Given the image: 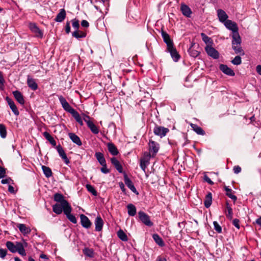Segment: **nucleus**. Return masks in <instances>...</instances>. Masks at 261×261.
I'll use <instances>...</instances> for the list:
<instances>
[{
  "mask_svg": "<svg viewBox=\"0 0 261 261\" xmlns=\"http://www.w3.org/2000/svg\"><path fill=\"white\" fill-rule=\"evenodd\" d=\"M58 98L63 109L65 111L70 113L80 125H83L84 123L79 113L70 106L69 103L62 95L58 96Z\"/></svg>",
  "mask_w": 261,
  "mask_h": 261,
  "instance_id": "1",
  "label": "nucleus"
},
{
  "mask_svg": "<svg viewBox=\"0 0 261 261\" xmlns=\"http://www.w3.org/2000/svg\"><path fill=\"white\" fill-rule=\"evenodd\" d=\"M232 48L236 54H241L244 55L243 50L241 46V39L240 35H232Z\"/></svg>",
  "mask_w": 261,
  "mask_h": 261,
  "instance_id": "2",
  "label": "nucleus"
},
{
  "mask_svg": "<svg viewBox=\"0 0 261 261\" xmlns=\"http://www.w3.org/2000/svg\"><path fill=\"white\" fill-rule=\"evenodd\" d=\"M139 219L145 225L151 227L153 226V223L151 221L149 216L145 213L142 211L138 212Z\"/></svg>",
  "mask_w": 261,
  "mask_h": 261,
  "instance_id": "3",
  "label": "nucleus"
},
{
  "mask_svg": "<svg viewBox=\"0 0 261 261\" xmlns=\"http://www.w3.org/2000/svg\"><path fill=\"white\" fill-rule=\"evenodd\" d=\"M223 23L227 29L231 30L232 31V35H239L238 32V28L237 23L235 22H233L230 20L228 19Z\"/></svg>",
  "mask_w": 261,
  "mask_h": 261,
  "instance_id": "4",
  "label": "nucleus"
},
{
  "mask_svg": "<svg viewBox=\"0 0 261 261\" xmlns=\"http://www.w3.org/2000/svg\"><path fill=\"white\" fill-rule=\"evenodd\" d=\"M169 132L168 128L161 126L156 125L153 128L154 134L161 138L165 137Z\"/></svg>",
  "mask_w": 261,
  "mask_h": 261,
  "instance_id": "5",
  "label": "nucleus"
},
{
  "mask_svg": "<svg viewBox=\"0 0 261 261\" xmlns=\"http://www.w3.org/2000/svg\"><path fill=\"white\" fill-rule=\"evenodd\" d=\"M54 200L57 202L60 203L64 208L70 205L68 202L65 199L63 195L61 193H55L54 195Z\"/></svg>",
  "mask_w": 261,
  "mask_h": 261,
  "instance_id": "6",
  "label": "nucleus"
},
{
  "mask_svg": "<svg viewBox=\"0 0 261 261\" xmlns=\"http://www.w3.org/2000/svg\"><path fill=\"white\" fill-rule=\"evenodd\" d=\"M29 29L34 34L35 37L40 38L43 37V32L38 27L36 23H30L29 24Z\"/></svg>",
  "mask_w": 261,
  "mask_h": 261,
  "instance_id": "7",
  "label": "nucleus"
},
{
  "mask_svg": "<svg viewBox=\"0 0 261 261\" xmlns=\"http://www.w3.org/2000/svg\"><path fill=\"white\" fill-rule=\"evenodd\" d=\"M205 50L207 54L213 58L214 59H217L219 57V52L214 47H212V45L209 46L206 45L205 47Z\"/></svg>",
  "mask_w": 261,
  "mask_h": 261,
  "instance_id": "8",
  "label": "nucleus"
},
{
  "mask_svg": "<svg viewBox=\"0 0 261 261\" xmlns=\"http://www.w3.org/2000/svg\"><path fill=\"white\" fill-rule=\"evenodd\" d=\"M71 211L72 208L70 205L68 206L65 207L64 214L70 222L73 224H76L77 223V220L75 217L71 214Z\"/></svg>",
  "mask_w": 261,
  "mask_h": 261,
  "instance_id": "9",
  "label": "nucleus"
},
{
  "mask_svg": "<svg viewBox=\"0 0 261 261\" xmlns=\"http://www.w3.org/2000/svg\"><path fill=\"white\" fill-rule=\"evenodd\" d=\"M148 145L149 147L150 153H152V155L153 156L159 151L160 147L159 144L154 141L149 140Z\"/></svg>",
  "mask_w": 261,
  "mask_h": 261,
  "instance_id": "10",
  "label": "nucleus"
},
{
  "mask_svg": "<svg viewBox=\"0 0 261 261\" xmlns=\"http://www.w3.org/2000/svg\"><path fill=\"white\" fill-rule=\"evenodd\" d=\"M124 180L126 186L135 194L138 195L139 193L136 190L132 180L128 177L126 173L124 175Z\"/></svg>",
  "mask_w": 261,
  "mask_h": 261,
  "instance_id": "11",
  "label": "nucleus"
},
{
  "mask_svg": "<svg viewBox=\"0 0 261 261\" xmlns=\"http://www.w3.org/2000/svg\"><path fill=\"white\" fill-rule=\"evenodd\" d=\"M60 156L64 160L65 163L67 165L69 163L70 161L67 157L66 154L65 152L63 147L60 144L58 145L56 147Z\"/></svg>",
  "mask_w": 261,
  "mask_h": 261,
  "instance_id": "12",
  "label": "nucleus"
},
{
  "mask_svg": "<svg viewBox=\"0 0 261 261\" xmlns=\"http://www.w3.org/2000/svg\"><path fill=\"white\" fill-rule=\"evenodd\" d=\"M150 158V154H148L146 156L141 158L140 160V166L142 170L145 172L146 168L148 165L149 164V160Z\"/></svg>",
  "mask_w": 261,
  "mask_h": 261,
  "instance_id": "13",
  "label": "nucleus"
},
{
  "mask_svg": "<svg viewBox=\"0 0 261 261\" xmlns=\"http://www.w3.org/2000/svg\"><path fill=\"white\" fill-rule=\"evenodd\" d=\"M167 50L170 53L173 61L175 62H177L180 59V57L174 46L173 45L170 47L167 48Z\"/></svg>",
  "mask_w": 261,
  "mask_h": 261,
  "instance_id": "14",
  "label": "nucleus"
},
{
  "mask_svg": "<svg viewBox=\"0 0 261 261\" xmlns=\"http://www.w3.org/2000/svg\"><path fill=\"white\" fill-rule=\"evenodd\" d=\"M80 218L81 225L83 227L88 229L91 227L92 223L87 216L84 214H81Z\"/></svg>",
  "mask_w": 261,
  "mask_h": 261,
  "instance_id": "15",
  "label": "nucleus"
},
{
  "mask_svg": "<svg viewBox=\"0 0 261 261\" xmlns=\"http://www.w3.org/2000/svg\"><path fill=\"white\" fill-rule=\"evenodd\" d=\"M6 100L13 113L15 115L18 116L19 114V112L13 100L8 96L6 97Z\"/></svg>",
  "mask_w": 261,
  "mask_h": 261,
  "instance_id": "16",
  "label": "nucleus"
},
{
  "mask_svg": "<svg viewBox=\"0 0 261 261\" xmlns=\"http://www.w3.org/2000/svg\"><path fill=\"white\" fill-rule=\"evenodd\" d=\"M28 243L25 241L24 240H22V242H17V247L19 249V254L21 255V256H25L26 255V252L24 249L25 247H27L28 246Z\"/></svg>",
  "mask_w": 261,
  "mask_h": 261,
  "instance_id": "17",
  "label": "nucleus"
},
{
  "mask_svg": "<svg viewBox=\"0 0 261 261\" xmlns=\"http://www.w3.org/2000/svg\"><path fill=\"white\" fill-rule=\"evenodd\" d=\"M161 35L164 40V41L167 46V48L170 47L171 46L173 45V41L170 39V37L168 34H167L166 32L162 30L161 32Z\"/></svg>",
  "mask_w": 261,
  "mask_h": 261,
  "instance_id": "18",
  "label": "nucleus"
},
{
  "mask_svg": "<svg viewBox=\"0 0 261 261\" xmlns=\"http://www.w3.org/2000/svg\"><path fill=\"white\" fill-rule=\"evenodd\" d=\"M219 68L224 74L229 76H234V72L226 65L221 64L220 65Z\"/></svg>",
  "mask_w": 261,
  "mask_h": 261,
  "instance_id": "19",
  "label": "nucleus"
},
{
  "mask_svg": "<svg viewBox=\"0 0 261 261\" xmlns=\"http://www.w3.org/2000/svg\"><path fill=\"white\" fill-rule=\"evenodd\" d=\"M17 242H16V245L14 243L11 241H7L6 242V245L8 249L12 253H16L18 252L19 253V249L17 247Z\"/></svg>",
  "mask_w": 261,
  "mask_h": 261,
  "instance_id": "20",
  "label": "nucleus"
},
{
  "mask_svg": "<svg viewBox=\"0 0 261 261\" xmlns=\"http://www.w3.org/2000/svg\"><path fill=\"white\" fill-rule=\"evenodd\" d=\"M27 82L28 87L32 90L35 91L38 89V86L35 80L30 75L28 76Z\"/></svg>",
  "mask_w": 261,
  "mask_h": 261,
  "instance_id": "21",
  "label": "nucleus"
},
{
  "mask_svg": "<svg viewBox=\"0 0 261 261\" xmlns=\"http://www.w3.org/2000/svg\"><path fill=\"white\" fill-rule=\"evenodd\" d=\"M217 15L219 21L222 23H224L228 20V15L226 12L222 9L217 10Z\"/></svg>",
  "mask_w": 261,
  "mask_h": 261,
  "instance_id": "22",
  "label": "nucleus"
},
{
  "mask_svg": "<svg viewBox=\"0 0 261 261\" xmlns=\"http://www.w3.org/2000/svg\"><path fill=\"white\" fill-rule=\"evenodd\" d=\"M180 10L184 16L187 17H191L192 11L187 5L185 4H181L180 6Z\"/></svg>",
  "mask_w": 261,
  "mask_h": 261,
  "instance_id": "23",
  "label": "nucleus"
},
{
  "mask_svg": "<svg viewBox=\"0 0 261 261\" xmlns=\"http://www.w3.org/2000/svg\"><path fill=\"white\" fill-rule=\"evenodd\" d=\"M94 223L95 225V230L97 231H101L103 227V221L100 216H97L95 218Z\"/></svg>",
  "mask_w": 261,
  "mask_h": 261,
  "instance_id": "24",
  "label": "nucleus"
},
{
  "mask_svg": "<svg viewBox=\"0 0 261 261\" xmlns=\"http://www.w3.org/2000/svg\"><path fill=\"white\" fill-rule=\"evenodd\" d=\"M68 136L71 141L77 145L80 146L82 145L80 138L75 134L73 133H69L68 134Z\"/></svg>",
  "mask_w": 261,
  "mask_h": 261,
  "instance_id": "25",
  "label": "nucleus"
},
{
  "mask_svg": "<svg viewBox=\"0 0 261 261\" xmlns=\"http://www.w3.org/2000/svg\"><path fill=\"white\" fill-rule=\"evenodd\" d=\"M111 163L112 165L114 166L116 170L119 173H122L123 168L122 166L120 163L119 161L115 157L112 158L111 159Z\"/></svg>",
  "mask_w": 261,
  "mask_h": 261,
  "instance_id": "26",
  "label": "nucleus"
},
{
  "mask_svg": "<svg viewBox=\"0 0 261 261\" xmlns=\"http://www.w3.org/2000/svg\"><path fill=\"white\" fill-rule=\"evenodd\" d=\"M13 94L15 99L21 105L24 103L23 96L21 93L19 91H15L13 92Z\"/></svg>",
  "mask_w": 261,
  "mask_h": 261,
  "instance_id": "27",
  "label": "nucleus"
},
{
  "mask_svg": "<svg viewBox=\"0 0 261 261\" xmlns=\"http://www.w3.org/2000/svg\"><path fill=\"white\" fill-rule=\"evenodd\" d=\"M17 227L19 231L24 235H27L31 232V229L29 227L26 226L24 224L19 223L17 224Z\"/></svg>",
  "mask_w": 261,
  "mask_h": 261,
  "instance_id": "28",
  "label": "nucleus"
},
{
  "mask_svg": "<svg viewBox=\"0 0 261 261\" xmlns=\"http://www.w3.org/2000/svg\"><path fill=\"white\" fill-rule=\"evenodd\" d=\"M66 15V11L65 9H61L60 10L59 13L57 14L56 17L55 18V20L56 22H61L65 19Z\"/></svg>",
  "mask_w": 261,
  "mask_h": 261,
  "instance_id": "29",
  "label": "nucleus"
},
{
  "mask_svg": "<svg viewBox=\"0 0 261 261\" xmlns=\"http://www.w3.org/2000/svg\"><path fill=\"white\" fill-rule=\"evenodd\" d=\"M108 149L109 151L113 155H117L119 151L115 146V145L112 143H108L107 144Z\"/></svg>",
  "mask_w": 261,
  "mask_h": 261,
  "instance_id": "30",
  "label": "nucleus"
},
{
  "mask_svg": "<svg viewBox=\"0 0 261 261\" xmlns=\"http://www.w3.org/2000/svg\"><path fill=\"white\" fill-rule=\"evenodd\" d=\"M64 208L61 203H56L53 206V212L57 215L61 214L63 211L64 212Z\"/></svg>",
  "mask_w": 261,
  "mask_h": 261,
  "instance_id": "31",
  "label": "nucleus"
},
{
  "mask_svg": "<svg viewBox=\"0 0 261 261\" xmlns=\"http://www.w3.org/2000/svg\"><path fill=\"white\" fill-rule=\"evenodd\" d=\"M212 203V194L208 192L205 197L204 204L205 207L208 208Z\"/></svg>",
  "mask_w": 261,
  "mask_h": 261,
  "instance_id": "32",
  "label": "nucleus"
},
{
  "mask_svg": "<svg viewBox=\"0 0 261 261\" xmlns=\"http://www.w3.org/2000/svg\"><path fill=\"white\" fill-rule=\"evenodd\" d=\"M43 136L49 142V143L53 146H56V142L54 138L50 135V134L47 132H44L43 134Z\"/></svg>",
  "mask_w": 261,
  "mask_h": 261,
  "instance_id": "33",
  "label": "nucleus"
},
{
  "mask_svg": "<svg viewBox=\"0 0 261 261\" xmlns=\"http://www.w3.org/2000/svg\"><path fill=\"white\" fill-rule=\"evenodd\" d=\"M190 125L193 130L198 135H204L205 134V132L202 129V128L197 124L191 123Z\"/></svg>",
  "mask_w": 261,
  "mask_h": 261,
  "instance_id": "34",
  "label": "nucleus"
},
{
  "mask_svg": "<svg viewBox=\"0 0 261 261\" xmlns=\"http://www.w3.org/2000/svg\"><path fill=\"white\" fill-rule=\"evenodd\" d=\"M152 238L155 242L160 247H163L165 246V243L161 237L158 234H153L152 235Z\"/></svg>",
  "mask_w": 261,
  "mask_h": 261,
  "instance_id": "35",
  "label": "nucleus"
},
{
  "mask_svg": "<svg viewBox=\"0 0 261 261\" xmlns=\"http://www.w3.org/2000/svg\"><path fill=\"white\" fill-rule=\"evenodd\" d=\"M200 35H201L202 41L205 44H206L207 45H209V46L212 45L213 42L212 39L210 37L207 36L204 33H201Z\"/></svg>",
  "mask_w": 261,
  "mask_h": 261,
  "instance_id": "36",
  "label": "nucleus"
},
{
  "mask_svg": "<svg viewBox=\"0 0 261 261\" xmlns=\"http://www.w3.org/2000/svg\"><path fill=\"white\" fill-rule=\"evenodd\" d=\"M95 156L100 165H103L106 163V161L104 158L103 154L100 152H96Z\"/></svg>",
  "mask_w": 261,
  "mask_h": 261,
  "instance_id": "37",
  "label": "nucleus"
},
{
  "mask_svg": "<svg viewBox=\"0 0 261 261\" xmlns=\"http://www.w3.org/2000/svg\"><path fill=\"white\" fill-rule=\"evenodd\" d=\"M224 188H225V190L226 191V195L228 197H229L230 198L232 199L234 201V202H235L237 199V197L236 195H234L233 194L232 190L231 189L228 188V187H226V186H225L224 187Z\"/></svg>",
  "mask_w": 261,
  "mask_h": 261,
  "instance_id": "38",
  "label": "nucleus"
},
{
  "mask_svg": "<svg viewBox=\"0 0 261 261\" xmlns=\"http://www.w3.org/2000/svg\"><path fill=\"white\" fill-rule=\"evenodd\" d=\"M128 214L130 216H134L136 214V208L133 204L127 205Z\"/></svg>",
  "mask_w": 261,
  "mask_h": 261,
  "instance_id": "39",
  "label": "nucleus"
},
{
  "mask_svg": "<svg viewBox=\"0 0 261 261\" xmlns=\"http://www.w3.org/2000/svg\"><path fill=\"white\" fill-rule=\"evenodd\" d=\"M117 236L122 241L126 242L128 240V238L126 234V233L123 231L122 229H119L117 231Z\"/></svg>",
  "mask_w": 261,
  "mask_h": 261,
  "instance_id": "40",
  "label": "nucleus"
},
{
  "mask_svg": "<svg viewBox=\"0 0 261 261\" xmlns=\"http://www.w3.org/2000/svg\"><path fill=\"white\" fill-rule=\"evenodd\" d=\"M83 251L84 254L86 256L89 257L90 258H92L94 257V252L93 249L89 248H85L83 249Z\"/></svg>",
  "mask_w": 261,
  "mask_h": 261,
  "instance_id": "41",
  "label": "nucleus"
},
{
  "mask_svg": "<svg viewBox=\"0 0 261 261\" xmlns=\"http://www.w3.org/2000/svg\"><path fill=\"white\" fill-rule=\"evenodd\" d=\"M72 36L76 39L84 38L86 36V33L78 30H75L72 33Z\"/></svg>",
  "mask_w": 261,
  "mask_h": 261,
  "instance_id": "42",
  "label": "nucleus"
},
{
  "mask_svg": "<svg viewBox=\"0 0 261 261\" xmlns=\"http://www.w3.org/2000/svg\"><path fill=\"white\" fill-rule=\"evenodd\" d=\"M42 169L46 177H49L52 175V171L48 167L42 166Z\"/></svg>",
  "mask_w": 261,
  "mask_h": 261,
  "instance_id": "43",
  "label": "nucleus"
},
{
  "mask_svg": "<svg viewBox=\"0 0 261 261\" xmlns=\"http://www.w3.org/2000/svg\"><path fill=\"white\" fill-rule=\"evenodd\" d=\"M89 123V124H88L87 126L90 129L91 131L94 134H97L99 133V129H98L97 127L93 123V122Z\"/></svg>",
  "mask_w": 261,
  "mask_h": 261,
  "instance_id": "44",
  "label": "nucleus"
},
{
  "mask_svg": "<svg viewBox=\"0 0 261 261\" xmlns=\"http://www.w3.org/2000/svg\"><path fill=\"white\" fill-rule=\"evenodd\" d=\"M7 130L6 126L3 124H0V136L2 138H5L7 137Z\"/></svg>",
  "mask_w": 261,
  "mask_h": 261,
  "instance_id": "45",
  "label": "nucleus"
},
{
  "mask_svg": "<svg viewBox=\"0 0 261 261\" xmlns=\"http://www.w3.org/2000/svg\"><path fill=\"white\" fill-rule=\"evenodd\" d=\"M192 46H193V45L189 48L188 53H189V55H190V56H191L193 58H196V57H198V55H199V52L197 50L194 49V48H193Z\"/></svg>",
  "mask_w": 261,
  "mask_h": 261,
  "instance_id": "46",
  "label": "nucleus"
},
{
  "mask_svg": "<svg viewBox=\"0 0 261 261\" xmlns=\"http://www.w3.org/2000/svg\"><path fill=\"white\" fill-rule=\"evenodd\" d=\"M86 188H87L88 191L92 193L93 195H97V192L92 186L89 184H87L86 185Z\"/></svg>",
  "mask_w": 261,
  "mask_h": 261,
  "instance_id": "47",
  "label": "nucleus"
},
{
  "mask_svg": "<svg viewBox=\"0 0 261 261\" xmlns=\"http://www.w3.org/2000/svg\"><path fill=\"white\" fill-rule=\"evenodd\" d=\"M231 63L233 65H239L242 63L241 58L239 56L235 57V58L232 60Z\"/></svg>",
  "mask_w": 261,
  "mask_h": 261,
  "instance_id": "48",
  "label": "nucleus"
},
{
  "mask_svg": "<svg viewBox=\"0 0 261 261\" xmlns=\"http://www.w3.org/2000/svg\"><path fill=\"white\" fill-rule=\"evenodd\" d=\"M213 225L214 227L215 230L218 232V233H221L222 232V227L221 226L218 224V223L217 221H214L213 222Z\"/></svg>",
  "mask_w": 261,
  "mask_h": 261,
  "instance_id": "49",
  "label": "nucleus"
},
{
  "mask_svg": "<svg viewBox=\"0 0 261 261\" xmlns=\"http://www.w3.org/2000/svg\"><path fill=\"white\" fill-rule=\"evenodd\" d=\"M71 21L73 28L75 29L76 30H78L80 27L79 21L77 19L74 18L72 19Z\"/></svg>",
  "mask_w": 261,
  "mask_h": 261,
  "instance_id": "50",
  "label": "nucleus"
},
{
  "mask_svg": "<svg viewBox=\"0 0 261 261\" xmlns=\"http://www.w3.org/2000/svg\"><path fill=\"white\" fill-rule=\"evenodd\" d=\"M226 210L227 211V213H226L227 218L229 220L232 219L233 217V211L232 208L228 207Z\"/></svg>",
  "mask_w": 261,
  "mask_h": 261,
  "instance_id": "51",
  "label": "nucleus"
},
{
  "mask_svg": "<svg viewBox=\"0 0 261 261\" xmlns=\"http://www.w3.org/2000/svg\"><path fill=\"white\" fill-rule=\"evenodd\" d=\"M101 165L102 166V167L100 168V171L102 173L107 174L110 172V170L107 168L106 163Z\"/></svg>",
  "mask_w": 261,
  "mask_h": 261,
  "instance_id": "52",
  "label": "nucleus"
},
{
  "mask_svg": "<svg viewBox=\"0 0 261 261\" xmlns=\"http://www.w3.org/2000/svg\"><path fill=\"white\" fill-rule=\"evenodd\" d=\"M7 250L5 249L0 248V257L4 259L6 256Z\"/></svg>",
  "mask_w": 261,
  "mask_h": 261,
  "instance_id": "53",
  "label": "nucleus"
},
{
  "mask_svg": "<svg viewBox=\"0 0 261 261\" xmlns=\"http://www.w3.org/2000/svg\"><path fill=\"white\" fill-rule=\"evenodd\" d=\"M5 83V80L3 77V73L0 71V89H2Z\"/></svg>",
  "mask_w": 261,
  "mask_h": 261,
  "instance_id": "54",
  "label": "nucleus"
},
{
  "mask_svg": "<svg viewBox=\"0 0 261 261\" xmlns=\"http://www.w3.org/2000/svg\"><path fill=\"white\" fill-rule=\"evenodd\" d=\"M239 223H240V221L239 219H234L232 221V224L233 225L236 227L238 229H240V224H239Z\"/></svg>",
  "mask_w": 261,
  "mask_h": 261,
  "instance_id": "55",
  "label": "nucleus"
},
{
  "mask_svg": "<svg viewBox=\"0 0 261 261\" xmlns=\"http://www.w3.org/2000/svg\"><path fill=\"white\" fill-rule=\"evenodd\" d=\"M203 179L205 181L207 182L210 185H212L214 184V182L206 175L204 176Z\"/></svg>",
  "mask_w": 261,
  "mask_h": 261,
  "instance_id": "56",
  "label": "nucleus"
},
{
  "mask_svg": "<svg viewBox=\"0 0 261 261\" xmlns=\"http://www.w3.org/2000/svg\"><path fill=\"white\" fill-rule=\"evenodd\" d=\"M233 171L234 173L238 174L241 171V168L239 166H235L233 168Z\"/></svg>",
  "mask_w": 261,
  "mask_h": 261,
  "instance_id": "57",
  "label": "nucleus"
},
{
  "mask_svg": "<svg viewBox=\"0 0 261 261\" xmlns=\"http://www.w3.org/2000/svg\"><path fill=\"white\" fill-rule=\"evenodd\" d=\"M65 31L67 34H69L70 32V23L68 21H67L66 23Z\"/></svg>",
  "mask_w": 261,
  "mask_h": 261,
  "instance_id": "58",
  "label": "nucleus"
},
{
  "mask_svg": "<svg viewBox=\"0 0 261 261\" xmlns=\"http://www.w3.org/2000/svg\"><path fill=\"white\" fill-rule=\"evenodd\" d=\"M6 171L5 169L0 166V176L1 177H4L5 176Z\"/></svg>",
  "mask_w": 261,
  "mask_h": 261,
  "instance_id": "59",
  "label": "nucleus"
},
{
  "mask_svg": "<svg viewBox=\"0 0 261 261\" xmlns=\"http://www.w3.org/2000/svg\"><path fill=\"white\" fill-rule=\"evenodd\" d=\"M81 25L84 28H88L89 26V23L87 20H83L81 22Z\"/></svg>",
  "mask_w": 261,
  "mask_h": 261,
  "instance_id": "60",
  "label": "nucleus"
},
{
  "mask_svg": "<svg viewBox=\"0 0 261 261\" xmlns=\"http://www.w3.org/2000/svg\"><path fill=\"white\" fill-rule=\"evenodd\" d=\"M119 187H120V188L121 189V191L124 193H125V191H126V189L125 188V186H124V185L123 184V182H120L119 183Z\"/></svg>",
  "mask_w": 261,
  "mask_h": 261,
  "instance_id": "61",
  "label": "nucleus"
},
{
  "mask_svg": "<svg viewBox=\"0 0 261 261\" xmlns=\"http://www.w3.org/2000/svg\"><path fill=\"white\" fill-rule=\"evenodd\" d=\"M11 179L9 177V178H6V179H3L1 181V183L2 184H9L10 181H11Z\"/></svg>",
  "mask_w": 261,
  "mask_h": 261,
  "instance_id": "62",
  "label": "nucleus"
},
{
  "mask_svg": "<svg viewBox=\"0 0 261 261\" xmlns=\"http://www.w3.org/2000/svg\"><path fill=\"white\" fill-rule=\"evenodd\" d=\"M8 191L12 193V194H15V190H14V188L11 186V185H9V187H8Z\"/></svg>",
  "mask_w": 261,
  "mask_h": 261,
  "instance_id": "63",
  "label": "nucleus"
},
{
  "mask_svg": "<svg viewBox=\"0 0 261 261\" xmlns=\"http://www.w3.org/2000/svg\"><path fill=\"white\" fill-rule=\"evenodd\" d=\"M256 69L257 72L259 74L261 75V65H257L256 66Z\"/></svg>",
  "mask_w": 261,
  "mask_h": 261,
  "instance_id": "64",
  "label": "nucleus"
}]
</instances>
